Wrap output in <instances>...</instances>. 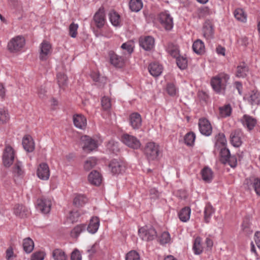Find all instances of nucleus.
Segmentation results:
<instances>
[{
	"mask_svg": "<svg viewBox=\"0 0 260 260\" xmlns=\"http://www.w3.org/2000/svg\"><path fill=\"white\" fill-rule=\"evenodd\" d=\"M230 79L227 74L221 73L212 78L211 84L213 89L217 93H223Z\"/></svg>",
	"mask_w": 260,
	"mask_h": 260,
	"instance_id": "nucleus-1",
	"label": "nucleus"
},
{
	"mask_svg": "<svg viewBox=\"0 0 260 260\" xmlns=\"http://www.w3.org/2000/svg\"><path fill=\"white\" fill-rule=\"evenodd\" d=\"M144 152L149 161L157 160L160 153L159 146L153 142H148L145 145Z\"/></svg>",
	"mask_w": 260,
	"mask_h": 260,
	"instance_id": "nucleus-2",
	"label": "nucleus"
},
{
	"mask_svg": "<svg viewBox=\"0 0 260 260\" xmlns=\"http://www.w3.org/2000/svg\"><path fill=\"white\" fill-rule=\"evenodd\" d=\"M81 141L83 150L86 152H90L96 149L101 142L99 138H91L86 135L81 137Z\"/></svg>",
	"mask_w": 260,
	"mask_h": 260,
	"instance_id": "nucleus-3",
	"label": "nucleus"
},
{
	"mask_svg": "<svg viewBox=\"0 0 260 260\" xmlns=\"http://www.w3.org/2000/svg\"><path fill=\"white\" fill-rule=\"evenodd\" d=\"M16 158V152L11 146L7 145L3 152V163L5 167L9 168L14 162Z\"/></svg>",
	"mask_w": 260,
	"mask_h": 260,
	"instance_id": "nucleus-4",
	"label": "nucleus"
},
{
	"mask_svg": "<svg viewBox=\"0 0 260 260\" xmlns=\"http://www.w3.org/2000/svg\"><path fill=\"white\" fill-rule=\"evenodd\" d=\"M139 235L143 240L152 241L157 237L155 229L152 226H144L139 229Z\"/></svg>",
	"mask_w": 260,
	"mask_h": 260,
	"instance_id": "nucleus-5",
	"label": "nucleus"
},
{
	"mask_svg": "<svg viewBox=\"0 0 260 260\" xmlns=\"http://www.w3.org/2000/svg\"><path fill=\"white\" fill-rule=\"evenodd\" d=\"M25 45V40L23 37L18 36L12 38L8 44V49L11 52L20 51Z\"/></svg>",
	"mask_w": 260,
	"mask_h": 260,
	"instance_id": "nucleus-6",
	"label": "nucleus"
},
{
	"mask_svg": "<svg viewBox=\"0 0 260 260\" xmlns=\"http://www.w3.org/2000/svg\"><path fill=\"white\" fill-rule=\"evenodd\" d=\"M158 19L161 26L166 30H170L173 27V18L168 11L161 12L158 16Z\"/></svg>",
	"mask_w": 260,
	"mask_h": 260,
	"instance_id": "nucleus-7",
	"label": "nucleus"
},
{
	"mask_svg": "<svg viewBox=\"0 0 260 260\" xmlns=\"http://www.w3.org/2000/svg\"><path fill=\"white\" fill-rule=\"evenodd\" d=\"M121 141L125 145L134 149H137L141 146V143L136 137L127 134L122 136Z\"/></svg>",
	"mask_w": 260,
	"mask_h": 260,
	"instance_id": "nucleus-8",
	"label": "nucleus"
},
{
	"mask_svg": "<svg viewBox=\"0 0 260 260\" xmlns=\"http://www.w3.org/2000/svg\"><path fill=\"white\" fill-rule=\"evenodd\" d=\"M12 172L15 181L19 183L25 173L22 163L17 160L12 168Z\"/></svg>",
	"mask_w": 260,
	"mask_h": 260,
	"instance_id": "nucleus-9",
	"label": "nucleus"
},
{
	"mask_svg": "<svg viewBox=\"0 0 260 260\" xmlns=\"http://www.w3.org/2000/svg\"><path fill=\"white\" fill-rule=\"evenodd\" d=\"M199 128L200 133L206 136H209L212 132V127L209 121L203 118L199 119Z\"/></svg>",
	"mask_w": 260,
	"mask_h": 260,
	"instance_id": "nucleus-10",
	"label": "nucleus"
},
{
	"mask_svg": "<svg viewBox=\"0 0 260 260\" xmlns=\"http://www.w3.org/2000/svg\"><path fill=\"white\" fill-rule=\"evenodd\" d=\"M244 99L252 105L260 104V91L254 89L246 94Z\"/></svg>",
	"mask_w": 260,
	"mask_h": 260,
	"instance_id": "nucleus-11",
	"label": "nucleus"
},
{
	"mask_svg": "<svg viewBox=\"0 0 260 260\" xmlns=\"http://www.w3.org/2000/svg\"><path fill=\"white\" fill-rule=\"evenodd\" d=\"M154 39L151 36L141 37L139 40L140 46L146 51H150L154 46Z\"/></svg>",
	"mask_w": 260,
	"mask_h": 260,
	"instance_id": "nucleus-12",
	"label": "nucleus"
},
{
	"mask_svg": "<svg viewBox=\"0 0 260 260\" xmlns=\"http://www.w3.org/2000/svg\"><path fill=\"white\" fill-rule=\"evenodd\" d=\"M37 175L41 180H48L50 176V170L48 165L44 162L40 164L37 169Z\"/></svg>",
	"mask_w": 260,
	"mask_h": 260,
	"instance_id": "nucleus-13",
	"label": "nucleus"
},
{
	"mask_svg": "<svg viewBox=\"0 0 260 260\" xmlns=\"http://www.w3.org/2000/svg\"><path fill=\"white\" fill-rule=\"evenodd\" d=\"M52 52L51 45L46 41H43L40 45V58L42 60L47 59Z\"/></svg>",
	"mask_w": 260,
	"mask_h": 260,
	"instance_id": "nucleus-14",
	"label": "nucleus"
},
{
	"mask_svg": "<svg viewBox=\"0 0 260 260\" xmlns=\"http://www.w3.org/2000/svg\"><path fill=\"white\" fill-rule=\"evenodd\" d=\"M73 123L76 127L80 129H85L87 126L86 118L80 114H76L73 116Z\"/></svg>",
	"mask_w": 260,
	"mask_h": 260,
	"instance_id": "nucleus-15",
	"label": "nucleus"
},
{
	"mask_svg": "<svg viewBox=\"0 0 260 260\" xmlns=\"http://www.w3.org/2000/svg\"><path fill=\"white\" fill-rule=\"evenodd\" d=\"M109 56L111 64L117 68L122 67L126 59L123 55L119 56L112 51L109 52Z\"/></svg>",
	"mask_w": 260,
	"mask_h": 260,
	"instance_id": "nucleus-16",
	"label": "nucleus"
},
{
	"mask_svg": "<svg viewBox=\"0 0 260 260\" xmlns=\"http://www.w3.org/2000/svg\"><path fill=\"white\" fill-rule=\"evenodd\" d=\"M245 183L249 188H253L257 195L260 196V178L250 177L245 180Z\"/></svg>",
	"mask_w": 260,
	"mask_h": 260,
	"instance_id": "nucleus-17",
	"label": "nucleus"
},
{
	"mask_svg": "<svg viewBox=\"0 0 260 260\" xmlns=\"http://www.w3.org/2000/svg\"><path fill=\"white\" fill-rule=\"evenodd\" d=\"M52 204L51 200L46 199H38L36 207L40 211H50Z\"/></svg>",
	"mask_w": 260,
	"mask_h": 260,
	"instance_id": "nucleus-18",
	"label": "nucleus"
},
{
	"mask_svg": "<svg viewBox=\"0 0 260 260\" xmlns=\"http://www.w3.org/2000/svg\"><path fill=\"white\" fill-rule=\"evenodd\" d=\"M243 137V133L240 129H237L232 132L231 135V143L232 145L234 147H239L242 144Z\"/></svg>",
	"mask_w": 260,
	"mask_h": 260,
	"instance_id": "nucleus-19",
	"label": "nucleus"
},
{
	"mask_svg": "<svg viewBox=\"0 0 260 260\" xmlns=\"http://www.w3.org/2000/svg\"><path fill=\"white\" fill-rule=\"evenodd\" d=\"M129 123L133 129H139L142 125V118L140 114L133 113L129 116Z\"/></svg>",
	"mask_w": 260,
	"mask_h": 260,
	"instance_id": "nucleus-20",
	"label": "nucleus"
},
{
	"mask_svg": "<svg viewBox=\"0 0 260 260\" xmlns=\"http://www.w3.org/2000/svg\"><path fill=\"white\" fill-rule=\"evenodd\" d=\"M241 121L243 125L249 131L252 129L256 123V119L248 115H244L241 119Z\"/></svg>",
	"mask_w": 260,
	"mask_h": 260,
	"instance_id": "nucleus-21",
	"label": "nucleus"
},
{
	"mask_svg": "<svg viewBox=\"0 0 260 260\" xmlns=\"http://www.w3.org/2000/svg\"><path fill=\"white\" fill-rule=\"evenodd\" d=\"M88 180L90 184L95 186H99L102 183V176L99 172L93 171L89 174Z\"/></svg>",
	"mask_w": 260,
	"mask_h": 260,
	"instance_id": "nucleus-22",
	"label": "nucleus"
},
{
	"mask_svg": "<svg viewBox=\"0 0 260 260\" xmlns=\"http://www.w3.org/2000/svg\"><path fill=\"white\" fill-rule=\"evenodd\" d=\"M148 70L152 76L153 77H158L162 73L163 67L158 62H153L149 64Z\"/></svg>",
	"mask_w": 260,
	"mask_h": 260,
	"instance_id": "nucleus-23",
	"label": "nucleus"
},
{
	"mask_svg": "<svg viewBox=\"0 0 260 260\" xmlns=\"http://www.w3.org/2000/svg\"><path fill=\"white\" fill-rule=\"evenodd\" d=\"M94 22L98 28L102 27L106 21L104 11L100 9L94 15L93 17Z\"/></svg>",
	"mask_w": 260,
	"mask_h": 260,
	"instance_id": "nucleus-24",
	"label": "nucleus"
},
{
	"mask_svg": "<svg viewBox=\"0 0 260 260\" xmlns=\"http://www.w3.org/2000/svg\"><path fill=\"white\" fill-rule=\"evenodd\" d=\"M109 168L112 173L115 174L121 173L124 169L123 164L116 160H113L110 162Z\"/></svg>",
	"mask_w": 260,
	"mask_h": 260,
	"instance_id": "nucleus-25",
	"label": "nucleus"
},
{
	"mask_svg": "<svg viewBox=\"0 0 260 260\" xmlns=\"http://www.w3.org/2000/svg\"><path fill=\"white\" fill-rule=\"evenodd\" d=\"M100 225V220L98 217H93L90 220L88 225L86 226L87 231L91 234L95 233Z\"/></svg>",
	"mask_w": 260,
	"mask_h": 260,
	"instance_id": "nucleus-26",
	"label": "nucleus"
},
{
	"mask_svg": "<svg viewBox=\"0 0 260 260\" xmlns=\"http://www.w3.org/2000/svg\"><path fill=\"white\" fill-rule=\"evenodd\" d=\"M24 149L27 152H32L35 148V144L30 136H25L22 140Z\"/></svg>",
	"mask_w": 260,
	"mask_h": 260,
	"instance_id": "nucleus-27",
	"label": "nucleus"
},
{
	"mask_svg": "<svg viewBox=\"0 0 260 260\" xmlns=\"http://www.w3.org/2000/svg\"><path fill=\"white\" fill-rule=\"evenodd\" d=\"M134 43L131 42H127L122 44L121 49L122 50V55L126 58L134 51Z\"/></svg>",
	"mask_w": 260,
	"mask_h": 260,
	"instance_id": "nucleus-28",
	"label": "nucleus"
},
{
	"mask_svg": "<svg viewBox=\"0 0 260 260\" xmlns=\"http://www.w3.org/2000/svg\"><path fill=\"white\" fill-rule=\"evenodd\" d=\"M53 260H67L68 257L65 252L60 248H55L51 254Z\"/></svg>",
	"mask_w": 260,
	"mask_h": 260,
	"instance_id": "nucleus-29",
	"label": "nucleus"
},
{
	"mask_svg": "<svg viewBox=\"0 0 260 260\" xmlns=\"http://www.w3.org/2000/svg\"><path fill=\"white\" fill-rule=\"evenodd\" d=\"M201 174L202 179L205 182L210 183L212 181L213 178V173L210 168L208 167L204 168L201 171Z\"/></svg>",
	"mask_w": 260,
	"mask_h": 260,
	"instance_id": "nucleus-30",
	"label": "nucleus"
},
{
	"mask_svg": "<svg viewBox=\"0 0 260 260\" xmlns=\"http://www.w3.org/2000/svg\"><path fill=\"white\" fill-rule=\"evenodd\" d=\"M91 77L96 84L100 86H103L107 82V78L104 76H101L99 73L92 72Z\"/></svg>",
	"mask_w": 260,
	"mask_h": 260,
	"instance_id": "nucleus-31",
	"label": "nucleus"
},
{
	"mask_svg": "<svg viewBox=\"0 0 260 260\" xmlns=\"http://www.w3.org/2000/svg\"><path fill=\"white\" fill-rule=\"evenodd\" d=\"M86 229L85 224H78L71 231V236L74 238H77L81 233L85 231Z\"/></svg>",
	"mask_w": 260,
	"mask_h": 260,
	"instance_id": "nucleus-32",
	"label": "nucleus"
},
{
	"mask_svg": "<svg viewBox=\"0 0 260 260\" xmlns=\"http://www.w3.org/2000/svg\"><path fill=\"white\" fill-rule=\"evenodd\" d=\"M248 72V67L244 63H242L237 67L236 75L239 78H245Z\"/></svg>",
	"mask_w": 260,
	"mask_h": 260,
	"instance_id": "nucleus-33",
	"label": "nucleus"
},
{
	"mask_svg": "<svg viewBox=\"0 0 260 260\" xmlns=\"http://www.w3.org/2000/svg\"><path fill=\"white\" fill-rule=\"evenodd\" d=\"M192 49L197 54H202L205 52V45L201 40H196L192 45Z\"/></svg>",
	"mask_w": 260,
	"mask_h": 260,
	"instance_id": "nucleus-34",
	"label": "nucleus"
},
{
	"mask_svg": "<svg viewBox=\"0 0 260 260\" xmlns=\"http://www.w3.org/2000/svg\"><path fill=\"white\" fill-rule=\"evenodd\" d=\"M23 250L27 253H30L34 248V241L30 238H26L23 242Z\"/></svg>",
	"mask_w": 260,
	"mask_h": 260,
	"instance_id": "nucleus-35",
	"label": "nucleus"
},
{
	"mask_svg": "<svg viewBox=\"0 0 260 260\" xmlns=\"http://www.w3.org/2000/svg\"><path fill=\"white\" fill-rule=\"evenodd\" d=\"M215 147L216 149H219L226 146V140L223 134H219L217 136Z\"/></svg>",
	"mask_w": 260,
	"mask_h": 260,
	"instance_id": "nucleus-36",
	"label": "nucleus"
},
{
	"mask_svg": "<svg viewBox=\"0 0 260 260\" xmlns=\"http://www.w3.org/2000/svg\"><path fill=\"white\" fill-rule=\"evenodd\" d=\"M167 52L172 56L176 58L179 55V51L177 46L172 43H169L166 47Z\"/></svg>",
	"mask_w": 260,
	"mask_h": 260,
	"instance_id": "nucleus-37",
	"label": "nucleus"
},
{
	"mask_svg": "<svg viewBox=\"0 0 260 260\" xmlns=\"http://www.w3.org/2000/svg\"><path fill=\"white\" fill-rule=\"evenodd\" d=\"M235 18L242 22H246L247 21V15L242 9L238 8L234 12Z\"/></svg>",
	"mask_w": 260,
	"mask_h": 260,
	"instance_id": "nucleus-38",
	"label": "nucleus"
},
{
	"mask_svg": "<svg viewBox=\"0 0 260 260\" xmlns=\"http://www.w3.org/2000/svg\"><path fill=\"white\" fill-rule=\"evenodd\" d=\"M87 201V198L83 194L76 195L73 200V204L77 207L84 205Z\"/></svg>",
	"mask_w": 260,
	"mask_h": 260,
	"instance_id": "nucleus-39",
	"label": "nucleus"
},
{
	"mask_svg": "<svg viewBox=\"0 0 260 260\" xmlns=\"http://www.w3.org/2000/svg\"><path fill=\"white\" fill-rule=\"evenodd\" d=\"M232 108L229 104L219 108V115L221 118H225L230 116Z\"/></svg>",
	"mask_w": 260,
	"mask_h": 260,
	"instance_id": "nucleus-40",
	"label": "nucleus"
},
{
	"mask_svg": "<svg viewBox=\"0 0 260 260\" xmlns=\"http://www.w3.org/2000/svg\"><path fill=\"white\" fill-rule=\"evenodd\" d=\"M110 21L114 26H119L120 24V16L115 11L110 12L109 14Z\"/></svg>",
	"mask_w": 260,
	"mask_h": 260,
	"instance_id": "nucleus-41",
	"label": "nucleus"
},
{
	"mask_svg": "<svg viewBox=\"0 0 260 260\" xmlns=\"http://www.w3.org/2000/svg\"><path fill=\"white\" fill-rule=\"evenodd\" d=\"M129 7L133 12H139L143 7L142 2L141 0H131Z\"/></svg>",
	"mask_w": 260,
	"mask_h": 260,
	"instance_id": "nucleus-42",
	"label": "nucleus"
},
{
	"mask_svg": "<svg viewBox=\"0 0 260 260\" xmlns=\"http://www.w3.org/2000/svg\"><path fill=\"white\" fill-rule=\"evenodd\" d=\"M203 35L207 39H210L213 37V30L212 26L209 23H205L203 28Z\"/></svg>",
	"mask_w": 260,
	"mask_h": 260,
	"instance_id": "nucleus-43",
	"label": "nucleus"
},
{
	"mask_svg": "<svg viewBox=\"0 0 260 260\" xmlns=\"http://www.w3.org/2000/svg\"><path fill=\"white\" fill-rule=\"evenodd\" d=\"M176 58L177 64L180 69L184 70L186 69L188 60L185 56L179 55Z\"/></svg>",
	"mask_w": 260,
	"mask_h": 260,
	"instance_id": "nucleus-44",
	"label": "nucleus"
},
{
	"mask_svg": "<svg viewBox=\"0 0 260 260\" xmlns=\"http://www.w3.org/2000/svg\"><path fill=\"white\" fill-rule=\"evenodd\" d=\"M218 149L220 150L221 161L222 163L226 164L228 162V157L231 155L230 150L226 147H222Z\"/></svg>",
	"mask_w": 260,
	"mask_h": 260,
	"instance_id": "nucleus-45",
	"label": "nucleus"
},
{
	"mask_svg": "<svg viewBox=\"0 0 260 260\" xmlns=\"http://www.w3.org/2000/svg\"><path fill=\"white\" fill-rule=\"evenodd\" d=\"M97 164V159L94 157H89L84 162V168L86 170H89Z\"/></svg>",
	"mask_w": 260,
	"mask_h": 260,
	"instance_id": "nucleus-46",
	"label": "nucleus"
},
{
	"mask_svg": "<svg viewBox=\"0 0 260 260\" xmlns=\"http://www.w3.org/2000/svg\"><path fill=\"white\" fill-rule=\"evenodd\" d=\"M192 249L195 254H200L202 252L203 248L201 244V239L200 238H197L195 239Z\"/></svg>",
	"mask_w": 260,
	"mask_h": 260,
	"instance_id": "nucleus-47",
	"label": "nucleus"
},
{
	"mask_svg": "<svg viewBox=\"0 0 260 260\" xmlns=\"http://www.w3.org/2000/svg\"><path fill=\"white\" fill-rule=\"evenodd\" d=\"M9 118L10 116L7 110L4 108H0V123H6Z\"/></svg>",
	"mask_w": 260,
	"mask_h": 260,
	"instance_id": "nucleus-48",
	"label": "nucleus"
},
{
	"mask_svg": "<svg viewBox=\"0 0 260 260\" xmlns=\"http://www.w3.org/2000/svg\"><path fill=\"white\" fill-rule=\"evenodd\" d=\"M106 147L110 151L115 153L119 150L117 142L113 140L109 141L106 144Z\"/></svg>",
	"mask_w": 260,
	"mask_h": 260,
	"instance_id": "nucleus-49",
	"label": "nucleus"
},
{
	"mask_svg": "<svg viewBox=\"0 0 260 260\" xmlns=\"http://www.w3.org/2000/svg\"><path fill=\"white\" fill-rule=\"evenodd\" d=\"M195 139L196 135L193 133H188L185 136L184 141L186 145L192 146L194 144Z\"/></svg>",
	"mask_w": 260,
	"mask_h": 260,
	"instance_id": "nucleus-50",
	"label": "nucleus"
},
{
	"mask_svg": "<svg viewBox=\"0 0 260 260\" xmlns=\"http://www.w3.org/2000/svg\"><path fill=\"white\" fill-rule=\"evenodd\" d=\"M166 90L168 93L171 96L175 95L177 92V89L175 85L172 83H169L167 84Z\"/></svg>",
	"mask_w": 260,
	"mask_h": 260,
	"instance_id": "nucleus-51",
	"label": "nucleus"
},
{
	"mask_svg": "<svg viewBox=\"0 0 260 260\" xmlns=\"http://www.w3.org/2000/svg\"><path fill=\"white\" fill-rule=\"evenodd\" d=\"M171 241L170 235L168 232H163L159 238V242L161 244H166Z\"/></svg>",
	"mask_w": 260,
	"mask_h": 260,
	"instance_id": "nucleus-52",
	"label": "nucleus"
},
{
	"mask_svg": "<svg viewBox=\"0 0 260 260\" xmlns=\"http://www.w3.org/2000/svg\"><path fill=\"white\" fill-rule=\"evenodd\" d=\"M125 260H140V255L137 251L132 250L126 254Z\"/></svg>",
	"mask_w": 260,
	"mask_h": 260,
	"instance_id": "nucleus-53",
	"label": "nucleus"
},
{
	"mask_svg": "<svg viewBox=\"0 0 260 260\" xmlns=\"http://www.w3.org/2000/svg\"><path fill=\"white\" fill-rule=\"evenodd\" d=\"M197 15L199 18H203L206 17L209 13V11L208 8L202 7L197 9Z\"/></svg>",
	"mask_w": 260,
	"mask_h": 260,
	"instance_id": "nucleus-54",
	"label": "nucleus"
},
{
	"mask_svg": "<svg viewBox=\"0 0 260 260\" xmlns=\"http://www.w3.org/2000/svg\"><path fill=\"white\" fill-rule=\"evenodd\" d=\"M78 25L75 23H72L69 26V35L72 38H76L77 34Z\"/></svg>",
	"mask_w": 260,
	"mask_h": 260,
	"instance_id": "nucleus-55",
	"label": "nucleus"
},
{
	"mask_svg": "<svg viewBox=\"0 0 260 260\" xmlns=\"http://www.w3.org/2000/svg\"><path fill=\"white\" fill-rule=\"evenodd\" d=\"M57 79L59 86H64L67 84V77L63 73H59L57 75Z\"/></svg>",
	"mask_w": 260,
	"mask_h": 260,
	"instance_id": "nucleus-56",
	"label": "nucleus"
},
{
	"mask_svg": "<svg viewBox=\"0 0 260 260\" xmlns=\"http://www.w3.org/2000/svg\"><path fill=\"white\" fill-rule=\"evenodd\" d=\"M101 104L103 108L105 110L109 109L111 106L110 100L107 96H104L102 98Z\"/></svg>",
	"mask_w": 260,
	"mask_h": 260,
	"instance_id": "nucleus-57",
	"label": "nucleus"
},
{
	"mask_svg": "<svg viewBox=\"0 0 260 260\" xmlns=\"http://www.w3.org/2000/svg\"><path fill=\"white\" fill-rule=\"evenodd\" d=\"M191 212H178V216L182 222L187 221L190 216Z\"/></svg>",
	"mask_w": 260,
	"mask_h": 260,
	"instance_id": "nucleus-58",
	"label": "nucleus"
},
{
	"mask_svg": "<svg viewBox=\"0 0 260 260\" xmlns=\"http://www.w3.org/2000/svg\"><path fill=\"white\" fill-rule=\"evenodd\" d=\"M71 260H82L80 252L77 249H75L71 254Z\"/></svg>",
	"mask_w": 260,
	"mask_h": 260,
	"instance_id": "nucleus-59",
	"label": "nucleus"
},
{
	"mask_svg": "<svg viewBox=\"0 0 260 260\" xmlns=\"http://www.w3.org/2000/svg\"><path fill=\"white\" fill-rule=\"evenodd\" d=\"M45 254L42 251H37L34 253L31 256V260H43Z\"/></svg>",
	"mask_w": 260,
	"mask_h": 260,
	"instance_id": "nucleus-60",
	"label": "nucleus"
},
{
	"mask_svg": "<svg viewBox=\"0 0 260 260\" xmlns=\"http://www.w3.org/2000/svg\"><path fill=\"white\" fill-rule=\"evenodd\" d=\"M251 224L249 223H244L242 224V230L243 232L247 235L251 234L253 231L251 229Z\"/></svg>",
	"mask_w": 260,
	"mask_h": 260,
	"instance_id": "nucleus-61",
	"label": "nucleus"
},
{
	"mask_svg": "<svg viewBox=\"0 0 260 260\" xmlns=\"http://www.w3.org/2000/svg\"><path fill=\"white\" fill-rule=\"evenodd\" d=\"M226 164H229L232 168L236 167L237 165L236 157L235 155H230V156L228 157Z\"/></svg>",
	"mask_w": 260,
	"mask_h": 260,
	"instance_id": "nucleus-62",
	"label": "nucleus"
},
{
	"mask_svg": "<svg viewBox=\"0 0 260 260\" xmlns=\"http://www.w3.org/2000/svg\"><path fill=\"white\" fill-rule=\"evenodd\" d=\"M80 215L79 212H69L68 218L72 222H74L77 221Z\"/></svg>",
	"mask_w": 260,
	"mask_h": 260,
	"instance_id": "nucleus-63",
	"label": "nucleus"
},
{
	"mask_svg": "<svg viewBox=\"0 0 260 260\" xmlns=\"http://www.w3.org/2000/svg\"><path fill=\"white\" fill-rule=\"evenodd\" d=\"M254 240L257 246L260 249V232H256L254 234Z\"/></svg>",
	"mask_w": 260,
	"mask_h": 260,
	"instance_id": "nucleus-64",
	"label": "nucleus"
}]
</instances>
